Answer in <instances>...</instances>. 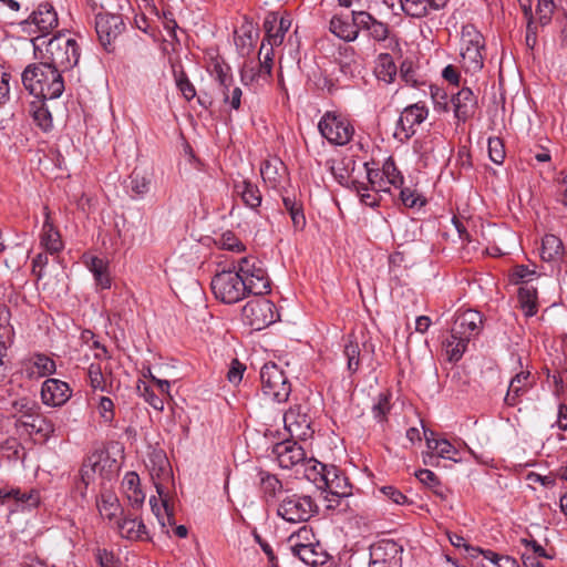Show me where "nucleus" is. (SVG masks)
<instances>
[{
	"label": "nucleus",
	"instance_id": "nucleus-1",
	"mask_svg": "<svg viewBox=\"0 0 567 567\" xmlns=\"http://www.w3.org/2000/svg\"><path fill=\"white\" fill-rule=\"evenodd\" d=\"M215 298L233 305L249 293L260 296L270 291V279L264 264L252 255L240 257L231 269L217 272L210 282Z\"/></svg>",
	"mask_w": 567,
	"mask_h": 567
},
{
	"label": "nucleus",
	"instance_id": "nucleus-2",
	"mask_svg": "<svg viewBox=\"0 0 567 567\" xmlns=\"http://www.w3.org/2000/svg\"><path fill=\"white\" fill-rule=\"evenodd\" d=\"M147 467L161 501L158 503L157 498L152 496L150 505L158 520L162 533L168 535L169 528L175 525L173 506L171 505V493L174 488L173 470L163 451H153L148 455Z\"/></svg>",
	"mask_w": 567,
	"mask_h": 567
},
{
	"label": "nucleus",
	"instance_id": "nucleus-3",
	"mask_svg": "<svg viewBox=\"0 0 567 567\" xmlns=\"http://www.w3.org/2000/svg\"><path fill=\"white\" fill-rule=\"evenodd\" d=\"M35 54L42 62H50L58 71L63 72L75 66L80 59V49L76 41L64 33H58L49 41H41V37L33 39Z\"/></svg>",
	"mask_w": 567,
	"mask_h": 567
},
{
	"label": "nucleus",
	"instance_id": "nucleus-4",
	"mask_svg": "<svg viewBox=\"0 0 567 567\" xmlns=\"http://www.w3.org/2000/svg\"><path fill=\"white\" fill-rule=\"evenodd\" d=\"M50 62H39L28 65L22 72V83L30 94L37 99L53 100L61 96L64 91V81L61 72Z\"/></svg>",
	"mask_w": 567,
	"mask_h": 567
},
{
	"label": "nucleus",
	"instance_id": "nucleus-5",
	"mask_svg": "<svg viewBox=\"0 0 567 567\" xmlns=\"http://www.w3.org/2000/svg\"><path fill=\"white\" fill-rule=\"evenodd\" d=\"M264 395L277 403H284L291 393V383L285 370L274 362H267L260 370Z\"/></svg>",
	"mask_w": 567,
	"mask_h": 567
},
{
	"label": "nucleus",
	"instance_id": "nucleus-6",
	"mask_svg": "<svg viewBox=\"0 0 567 567\" xmlns=\"http://www.w3.org/2000/svg\"><path fill=\"white\" fill-rule=\"evenodd\" d=\"M318 128L322 137L337 146L348 144L354 134L351 122L337 112H326L318 123Z\"/></svg>",
	"mask_w": 567,
	"mask_h": 567
},
{
	"label": "nucleus",
	"instance_id": "nucleus-7",
	"mask_svg": "<svg viewBox=\"0 0 567 567\" xmlns=\"http://www.w3.org/2000/svg\"><path fill=\"white\" fill-rule=\"evenodd\" d=\"M243 321L255 330H261L276 322L278 313L275 303L265 298L249 300L241 310Z\"/></svg>",
	"mask_w": 567,
	"mask_h": 567
},
{
	"label": "nucleus",
	"instance_id": "nucleus-8",
	"mask_svg": "<svg viewBox=\"0 0 567 567\" xmlns=\"http://www.w3.org/2000/svg\"><path fill=\"white\" fill-rule=\"evenodd\" d=\"M316 509L317 505L310 496L291 494L281 499L277 513L289 523H299L308 520Z\"/></svg>",
	"mask_w": 567,
	"mask_h": 567
},
{
	"label": "nucleus",
	"instance_id": "nucleus-9",
	"mask_svg": "<svg viewBox=\"0 0 567 567\" xmlns=\"http://www.w3.org/2000/svg\"><path fill=\"white\" fill-rule=\"evenodd\" d=\"M125 29L124 21L120 14L99 13L95 18V30L101 45L112 52L115 42Z\"/></svg>",
	"mask_w": 567,
	"mask_h": 567
},
{
	"label": "nucleus",
	"instance_id": "nucleus-10",
	"mask_svg": "<svg viewBox=\"0 0 567 567\" xmlns=\"http://www.w3.org/2000/svg\"><path fill=\"white\" fill-rule=\"evenodd\" d=\"M365 167H368V164H365ZM367 176L372 188L383 193H390L391 187L401 188L403 184V176L392 157L384 161L381 169L367 168Z\"/></svg>",
	"mask_w": 567,
	"mask_h": 567
},
{
	"label": "nucleus",
	"instance_id": "nucleus-11",
	"mask_svg": "<svg viewBox=\"0 0 567 567\" xmlns=\"http://www.w3.org/2000/svg\"><path fill=\"white\" fill-rule=\"evenodd\" d=\"M58 23V13L54 8L49 3H41L21 25L25 32L39 33L38 37L43 41L44 35L56 28Z\"/></svg>",
	"mask_w": 567,
	"mask_h": 567
},
{
	"label": "nucleus",
	"instance_id": "nucleus-12",
	"mask_svg": "<svg viewBox=\"0 0 567 567\" xmlns=\"http://www.w3.org/2000/svg\"><path fill=\"white\" fill-rule=\"evenodd\" d=\"M403 548L392 539H382L370 548L369 567H401Z\"/></svg>",
	"mask_w": 567,
	"mask_h": 567
},
{
	"label": "nucleus",
	"instance_id": "nucleus-13",
	"mask_svg": "<svg viewBox=\"0 0 567 567\" xmlns=\"http://www.w3.org/2000/svg\"><path fill=\"white\" fill-rule=\"evenodd\" d=\"M429 115L425 105L415 103L406 106L400 114L394 131V137L401 142L409 140L415 133V126L423 123Z\"/></svg>",
	"mask_w": 567,
	"mask_h": 567
},
{
	"label": "nucleus",
	"instance_id": "nucleus-14",
	"mask_svg": "<svg viewBox=\"0 0 567 567\" xmlns=\"http://www.w3.org/2000/svg\"><path fill=\"white\" fill-rule=\"evenodd\" d=\"M0 502L8 505L10 512L35 508L40 504V495L35 489L0 488Z\"/></svg>",
	"mask_w": 567,
	"mask_h": 567
},
{
	"label": "nucleus",
	"instance_id": "nucleus-15",
	"mask_svg": "<svg viewBox=\"0 0 567 567\" xmlns=\"http://www.w3.org/2000/svg\"><path fill=\"white\" fill-rule=\"evenodd\" d=\"M274 453L282 468H300L302 463L307 460L305 449L293 440L277 443L274 447Z\"/></svg>",
	"mask_w": 567,
	"mask_h": 567
},
{
	"label": "nucleus",
	"instance_id": "nucleus-16",
	"mask_svg": "<svg viewBox=\"0 0 567 567\" xmlns=\"http://www.w3.org/2000/svg\"><path fill=\"white\" fill-rule=\"evenodd\" d=\"M285 429L292 437L306 441L312 435L311 421L300 405L291 406L284 415Z\"/></svg>",
	"mask_w": 567,
	"mask_h": 567
},
{
	"label": "nucleus",
	"instance_id": "nucleus-17",
	"mask_svg": "<svg viewBox=\"0 0 567 567\" xmlns=\"http://www.w3.org/2000/svg\"><path fill=\"white\" fill-rule=\"evenodd\" d=\"M72 395L70 385L59 379H47L41 386V400L44 405L56 408L65 404Z\"/></svg>",
	"mask_w": 567,
	"mask_h": 567
},
{
	"label": "nucleus",
	"instance_id": "nucleus-18",
	"mask_svg": "<svg viewBox=\"0 0 567 567\" xmlns=\"http://www.w3.org/2000/svg\"><path fill=\"white\" fill-rule=\"evenodd\" d=\"M482 316L478 311L467 309L458 313L454 320L451 331L453 336L468 337V340L480 333L482 329Z\"/></svg>",
	"mask_w": 567,
	"mask_h": 567
},
{
	"label": "nucleus",
	"instance_id": "nucleus-19",
	"mask_svg": "<svg viewBox=\"0 0 567 567\" xmlns=\"http://www.w3.org/2000/svg\"><path fill=\"white\" fill-rule=\"evenodd\" d=\"M535 384V380L528 370L517 372L509 381L505 403L508 406H515L520 402V398L526 394Z\"/></svg>",
	"mask_w": 567,
	"mask_h": 567
},
{
	"label": "nucleus",
	"instance_id": "nucleus-20",
	"mask_svg": "<svg viewBox=\"0 0 567 567\" xmlns=\"http://www.w3.org/2000/svg\"><path fill=\"white\" fill-rule=\"evenodd\" d=\"M109 462V456L102 451H94L91 453L82 464L80 470L81 483L84 489L100 475H103L105 464Z\"/></svg>",
	"mask_w": 567,
	"mask_h": 567
},
{
	"label": "nucleus",
	"instance_id": "nucleus-21",
	"mask_svg": "<svg viewBox=\"0 0 567 567\" xmlns=\"http://www.w3.org/2000/svg\"><path fill=\"white\" fill-rule=\"evenodd\" d=\"M359 11H352L351 17L349 16H333L330 20V31L341 40L347 42L354 41L359 35L361 27L357 23V13Z\"/></svg>",
	"mask_w": 567,
	"mask_h": 567
},
{
	"label": "nucleus",
	"instance_id": "nucleus-22",
	"mask_svg": "<svg viewBox=\"0 0 567 567\" xmlns=\"http://www.w3.org/2000/svg\"><path fill=\"white\" fill-rule=\"evenodd\" d=\"M260 175L266 185L278 188L287 177V168L279 157H269L261 163Z\"/></svg>",
	"mask_w": 567,
	"mask_h": 567
},
{
	"label": "nucleus",
	"instance_id": "nucleus-23",
	"mask_svg": "<svg viewBox=\"0 0 567 567\" xmlns=\"http://www.w3.org/2000/svg\"><path fill=\"white\" fill-rule=\"evenodd\" d=\"M319 489L326 491L338 497H344L351 493L348 478L333 465H330L327 468L323 482Z\"/></svg>",
	"mask_w": 567,
	"mask_h": 567
},
{
	"label": "nucleus",
	"instance_id": "nucleus-24",
	"mask_svg": "<svg viewBox=\"0 0 567 567\" xmlns=\"http://www.w3.org/2000/svg\"><path fill=\"white\" fill-rule=\"evenodd\" d=\"M452 104L455 117L465 122L474 115L477 101L472 90L463 87L452 97Z\"/></svg>",
	"mask_w": 567,
	"mask_h": 567
},
{
	"label": "nucleus",
	"instance_id": "nucleus-25",
	"mask_svg": "<svg viewBox=\"0 0 567 567\" xmlns=\"http://www.w3.org/2000/svg\"><path fill=\"white\" fill-rule=\"evenodd\" d=\"M525 17L530 20L533 18V8L535 7V16L540 24H546L554 12V0H518ZM532 21H528V28Z\"/></svg>",
	"mask_w": 567,
	"mask_h": 567
},
{
	"label": "nucleus",
	"instance_id": "nucleus-26",
	"mask_svg": "<svg viewBox=\"0 0 567 567\" xmlns=\"http://www.w3.org/2000/svg\"><path fill=\"white\" fill-rule=\"evenodd\" d=\"M114 524L123 538L130 540H145L150 538L148 530L142 519L126 516L118 518Z\"/></svg>",
	"mask_w": 567,
	"mask_h": 567
},
{
	"label": "nucleus",
	"instance_id": "nucleus-27",
	"mask_svg": "<svg viewBox=\"0 0 567 567\" xmlns=\"http://www.w3.org/2000/svg\"><path fill=\"white\" fill-rule=\"evenodd\" d=\"M357 23L361 27L360 30L368 31L369 37L374 41L382 42L389 37L390 29L384 22L378 21L370 13L359 11L357 13Z\"/></svg>",
	"mask_w": 567,
	"mask_h": 567
},
{
	"label": "nucleus",
	"instance_id": "nucleus-28",
	"mask_svg": "<svg viewBox=\"0 0 567 567\" xmlns=\"http://www.w3.org/2000/svg\"><path fill=\"white\" fill-rule=\"evenodd\" d=\"M55 362L48 355L35 353L25 361V372L29 378H43L55 372Z\"/></svg>",
	"mask_w": 567,
	"mask_h": 567
},
{
	"label": "nucleus",
	"instance_id": "nucleus-29",
	"mask_svg": "<svg viewBox=\"0 0 567 567\" xmlns=\"http://www.w3.org/2000/svg\"><path fill=\"white\" fill-rule=\"evenodd\" d=\"M96 506L100 515L109 522H116L122 514V507L116 494L112 491L101 492Z\"/></svg>",
	"mask_w": 567,
	"mask_h": 567
},
{
	"label": "nucleus",
	"instance_id": "nucleus-30",
	"mask_svg": "<svg viewBox=\"0 0 567 567\" xmlns=\"http://www.w3.org/2000/svg\"><path fill=\"white\" fill-rule=\"evenodd\" d=\"M123 493L132 506L140 507L145 501V493L141 488L140 476L135 472H127L122 481Z\"/></svg>",
	"mask_w": 567,
	"mask_h": 567
},
{
	"label": "nucleus",
	"instance_id": "nucleus-31",
	"mask_svg": "<svg viewBox=\"0 0 567 567\" xmlns=\"http://www.w3.org/2000/svg\"><path fill=\"white\" fill-rule=\"evenodd\" d=\"M235 193L241 198L245 206L252 210L260 207L262 196L257 185L248 179L236 182L234 185Z\"/></svg>",
	"mask_w": 567,
	"mask_h": 567
},
{
	"label": "nucleus",
	"instance_id": "nucleus-32",
	"mask_svg": "<svg viewBox=\"0 0 567 567\" xmlns=\"http://www.w3.org/2000/svg\"><path fill=\"white\" fill-rule=\"evenodd\" d=\"M565 254L563 241L559 237L548 234L542 239L540 258L546 262L557 264Z\"/></svg>",
	"mask_w": 567,
	"mask_h": 567
},
{
	"label": "nucleus",
	"instance_id": "nucleus-33",
	"mask_svg": "<svg viewBox=\"0 0 567 567\" xmlns=\"http://www.w3.org/2000/svg\"><path fill=\"white\" fill-rule=\"evenodd\" d=\"M131 192L134 197L143 198L145 197L152 187L153 183V172L145 168H135L131 176Z\"/></svg>",
	"mask_w": 567,
	"mask_h": 567
},
{
	"label": "nucleus",
	"instance_id": "nucleus-34",
	"mask_svg": "<svg viewBox=\"0 0 567 567\" xmlns=\"http://www.w3.org/2000/svg\"><path fill=\"white\" fill-rule=\"evenodd\" d=\"M45 220L42 227L41 245L51 254L58 252L62 249L63 244L60 237V233L55 229L53 224L50 221L49 212L45 207Z\"/></svg>",
	"mask_w": 567,
	"mask_h": 567
},
{
	"label": "nucleus",
	"instance_id": "nucleus-35",
	"mask_svg": "<svg viewBox=\"0 0 567 567\" xmlns=\"http://www.w3.org/2000/svg\"><path fill=\"white\" fill-rule=\"evenodd\" d=\"M44 101L45 100L38 99L31 102L29 112L35 125L43 132H49L53 127V118Z\"/></svg>",
	"mask_w": 567,
	"mask_h": 567
},
{
	"label": "nucleus",
	"instance_id": "nucleus-36",
	"mask_svg": "<svg viewBox=\"0 0 567 567\" xmlns=\"http://www.w3.org/2000/svg\"><path fill=\"white\" fill-rule=\"evenodd\" d=\"M520 309L526 317H533L538 311L537 289L530 284L522 285L518 290Z\"/></svg>",
	"mask_w": 567,
	"mask_h": 567
},
{
	"label": "nucleus",
	"instance_id": "nucleus-37",
	"mask_svg": "<svg viewBox=\"0 0 567 567\" xmlns=\"http://www.w3.org/2000/svg\"><path fill=\"white\" fill-rule=\"evenodd\" d=\"M427 449L432 451L433 455L439 457L451 460L454 462H458L460 458L456 457L458 451L451 442L445 439H433L425 436Z\"/></svg>",
	"mask_w": 567,
	"mask_h": 567
},
{
	"label": "nucleus",
	"instance_id": "nucleus-38",
	"mask_svg": "<svg viewBox=\"0 0 567 567\" xmlns=\"http://www.w3.org/2000/svg\"><path fill=\"white\" fill-rule=\"evenodd\" d=\"M302 563L310 566L322 565L326 561V554L318 540L308 546H301V549L293 553Z\"/></svg>",
	"mask_w": 567,
	"mask_h": 567
},
{
	"label": "nucleus",
	"instance_id": "nucleus-39",
	"mask_svg": "<svg viewBox=\"0 0 567 567\" xmlns=\"http://www.w3.org/2000/svg\"><path fill=\"white\" fill-rule=\"evenodd\" d=\"M484 51L481 49L461 50V65L466 73L475 74L483 69Z\"/></svg>",
	"mask_w": 567,
	"mask_h": 567
},
{
	"label": "nucleus",
	"instance_id": "nucleus-40",
	"mask_svg": "<svg viewBox=\"0 0 567 567\" xmlns=\"http://www.w3.org/2000/svg\"><path fill=\"white\" fill-rule=\"evenodd\" d=\"M468 344V337L453 336L451 331L450 337L444 342L445 355L449 361L457 362L463 357Z\"/></svg>",
	"mask_w": 567,
	"mask_h": 567
},
{
	"label": "nucleus",
	"instance_id": "nucleus-41",
	"mask_svg": "<svg viewBox=\"0 0 567 567\" xmlns=\"http://www.w3.org/2000/svg\"><path fill=\"white\" fill-rule=\"evenodd\" d=\"M374 73L378 80L386 84L393 82L396 75V66L390 54L383 53L378 56Z\"/></svg>",
	"mask_w": 567,
	"mask_h": 567
},
{
	"label": "nucleus",
	"instance_id": "nucleus-42",
	"mask_svg": "<svg viewBox=\"0 0 567 567\" xmlns=\"http://www.w3.org/2000/svg\"><path fill=\"white\" fill-rule=\"evenodd\" d=\"M328 467V465L320 463L313 457H307L300 468H302L305 477L319 488Z\"/></svg>",
	"mask_w": 567,
	"mask_h": 567
},
{
	"label": "nucleus",
	"instance_id": "nucleus-43",
	"mask_svg": "<svg viewBox=\"0 0 567 567\" xmlns=\"http://www.w3.org/2000/svg\"><path fill=\"white\" fill-rule=\"evenodd\" d=\"M481 49L485 50L483 34L472 24L464 25L461 35V50Z\"/></svg>",
	"mask_w": 567,
	"mask_h": 567
},
{
	"label": "nucleus",
	"instance_id": "nucleus-44",
	"mask_svg": "<svg viewBox=\"0 0 567 567\" xmlns=\"http://www.w3.org/2000/svg\"><path fill=\"white\" fill-rule=\"evenodd\" d=\"M360 344L353 334H349L344 344V357L347 359V369L353 374L360 368Z\"/></svg>",
	"mask_w": 567,
	"mask_h": 567
},
{
	"label": "nucleus",
	"instance_id": "nucleus-45",
	"mask_svg": "<svg viewBox=\"0 0 567 567\" xmlns=\"http://www.w3.org/2000/svg\"><path fill=\"white\" fill-rule=\"evenodd\" d=\"M317 540L312 529L308 526L300 527L296 533L291 534L288 538V544L291 553H296L301 549V546L311 545Z\"/></svg>",
	"mask_w": 567,
	"mask_h": 567
},
{
	"label": "nucleus",
	"instance_id": "nucleus-46",
	"mask_svg": "<svg viewBox=\"0 0 567 567\" xmlns=\"http://www.w3.org/2000/svg\"><path fill=\"white\" fill-rule=\"evenodd\" d=\"M138 394L155 410H164V399L157 395L152 385L145 381L138 380L136 384Z\"/></svg>",
	"mask_w": 567,
	"mask_h": 567
},
{
	"label": "nucleus",
	"instance_id": "nucleus-47",
	"mask_svg": "<svg viewBox=\"0 0 567 567\" xmlns=\"http://www.w3.org/2000/svg\"><path fill=\"white\" fill-rule=\"evenodd\" d=\"M256 38H257V31L254 27V23L251 21L245 19L239 31H236V37H235L236 44L241 47L243 49L249 48L252 45Z\"/></svg>",
	"mask_w": 567,
	"mask_h": 567
},
{
	"label": "nucleus",
	"instance_id": "nucleus-48",
	"mask_svg": "<svg viewBox=\"0 0 567 567\" xmlns=\"http://www.w3.org/2000/svg\"><path fill=\"white\" fill-rule=\"evenodd\" d=\"M405 14L412 18H423L431 13L426 0H400Z\"/></svg>",
	"mask_w": 567,
	"mask_h": 567
},
{
	"label": "nucleus",
	"instance_id": "nucleus-49",
	"mask_svg": "<svg viewBox=\"0 0 567 567\" xmlns=\"http://www.w3.org/2000/svg\"><path fill=\"white\" fill-rule=\"evenodd\" d=\"M219 248L233 252H245L246 246L245 244L233 233L225 231L220 235L218 240L216 241Z\"/></svg>",
	"mask_w": 567,
	"mask_h": 567
},
{
	"label": "nucleus",
	"instance_id": "nucleus-50",
	"mask_svg": "<svg viewBox=\"0 0 567 567\" xmlns=\"http://www.w3.org/2000/svg\"><path fill=\"white\" fill-rule=\"evenodd\" d=\"M355 189H357V194L360 197V200L362 204H364L365 206H369V207L379 206L380 200L382 198V196H381L382 192H379V190L372 188V186L370 184L369 185L359 184L355 187Z\"/></svg>",
	"mask_w": 567,
	"mask_h": 567
},
{
	"label": "nucleus",
	"instance_id": "nucleus-51",
	"mask_svg": "<svg viewBox=\"0 0 567 567\" xmlns=\"http://www.w3.org/2000/svg\"><path fill=\"white\" fill-rule=\"evenodd\" d=\"M483 560H487L493 567H519L517 560L507 555H499L493 550H483Z\"/></svg>",
	"mask_w": 567,
	"mask_h": 567
},
{
	"label": "nucleus",
	"instance_id": "nucleus-52",
	"mask_svg": "<svg viewBox=\"0 0 567 567\" xmlns=\"http://www.w3.org/2000/svg\"><path fill=\"white\" fill-rule=\"evenodd\" d=\"M212 75L218 82L220 90H228L233 83L230 68L226 64L215 62L210 70Z\"/></svg>",
	"mask_w": 567,
	"mask_h": 567
},
{
	"label": "nucleus",
	"instance_id": "nucleus-53",
	"mask_svg": "<svg viewBox=\"0 0 567 567\" xmlns=\"http://www.w3.org/2000/svg\"><path fill=\"white\" fill-rule=\"evenodd\" d=\"M259 56H262V60H260L258 63L259 72H264L265 76H270L274 61V48L268 45L266 41H262L259 50Z\"/></svg>",
	"mask_w": 567,
	"mask_h": 567
},
{
	"label": "nucleus",
	"instance_id": "nucleus-54",
	"mask_svg": "<svg viewBox=\"0 0 567 567\" xmlns=\"http://www.w3.org/2000/svg\"><path fill=\"white\" fill-rule=\"evenodd\" d=\"M415 476L417 477V480L426 485L427 487L430 488H433L434 489V493L436 495H439L440 497L444 498V494L441 489V484L439 482V478L437 476L434 474V472L430 471V470H419L416 473H415Z\"/></svg>",
	"mask_w": 567,
	"mask_h": 567
},
{
	"label": "nucleus",
	"instance_id": "nucleus-55",
	"mask_svg": "<svg viewBox=\"0 0 567 567\" xmlns=\"http://www.w3.org/2000/svg\"><path fill=\"white\" fill-rule=\"evenodd\" d=\"M12 408L14 416L19 417V420L24 419L28 414L34 413L35 410H39L37 402L28 398L16 400L12 403Z\"/></svg>",
	"mask_w": 567,
	"mask_h": 567
},
{
	"label": "nucleus",
	"instance_id": "nucleus-56",
	"mask_svg": "<svg viewBox=\"0 0 567 567\" xmlns=\"http://www.w3.org/2000/svg\"><path fill=\"white\" fill-rule=\"evenodd\" d=\"M277 27H279V30L287 33L291 27V18L289 16L279 17L278 13L270 12L264 21V28L275 30Z\"/></svg>",
	"mask_w": 567,
	"mask_h": 567
},
{
	"label": "nucleus",
	"instance_id": "nucleus-57",
	"mask_svg": "<svg viewBox=\"0 0 567 567\" xmlns=\"http://www.w3.org/2000/svg\"><path fill=\"white\" fill-rule=\"evenodd\" d=\"M538 277L535 269H530L528 266L519 265L516 266L511 275V281L513 284L523 285L529 284L534 278Z\"/></svg>",
	"mask_w": 567,
	"mask_h": 567
},
{
	"label": "nucleus",
	"instance_id": "nucleus-58",
	"mask_svg": "<svg viewBox=\"0 0 567 567\" xmlns=\"http://www.w3.org/2000/svg\"><path fill=\"white\" fill-rule=\"evenodd\" d=\"M259 78L267 79L268 76H265L264 72H259L258 63L249 62L244 64L240 71V79L245 85L254 83Z\"/></svg>",
	"mask_w": 567,
	"mask_h": 567
},
{
	"label": "nucleus",
	"instance_id": "nucleus-59",
	"mask_svg": "<svg viewBox=\"0 0 567 567\" xmlns=\"http://www.w3.org/2000/svg\"><path fill=\"white\" fill-rule=\"evenodd\" d=\"M261 489L266 496L276 497L282 489V484L275 475L265 474L261 477Z\"/></svg>",
	"mask_w": 567,
	"mask_h": 567
},
{
	"label": "nucleus",
	"instance_id": "nucleus-60",
	"mask_svg": "<svg viewBox=\"0 0 567 567\" xmlns=\"http://www.w3.org/2000/svg\"><path fill=\"white\" fill-rule=\"evenodd\" d=\"M488 155L495 164H502L505 159L504 143L498 137L488 138Z\"/></svg>",
	"mask_w": 567,
	"mask_h": 567
},
{
	"label": "nucleus",
	"instance_id": "nucleus-61",
	"mask_svg": "<svg viewBox=\"0 0 567 567\" xmlns=\"http://www.w3.org/2000/svg\"><path fill=\"white\" fill-rule=\"evenodd\" d=\"M449 539H450V543L456 547V548H463L467 555L472 558H478L482 553H483V549L478 548V547H472L467 544L466 539L458 535V534H455V533H451L449 534Z\"/></svg>",
	"mask_w": 567,
	"mask_h": 567
},
{
	"label": "nucleus",
	"instance_id": "nucleus-62",
	"mask_svg": "<svg viewBox=\"0 0 567 567\" xmlns=\"http://www.w3.org/2000/svg\"><path fill=\"white\" fill-rule=\"evenodd\" d=\"M97 411L105 423H111L114 420V403L110 398H99Z\"/></svg>",
	"mask_w": 567,
	"mask_h": 567
},
{
	"label": "nucleus",
	"instance_id": "nucleus-63",
	"mask_svg": "<svg viewBox=\"0 0 567 567\" xmlns=\"http://www.w3.org/2000/svg\"><path fill=\"white\" fill-rule=\"evenodd\" d=\"M176 85L187 101L195 97L196 90L184 72L176 76Z\"/></svg>",
	"mask_w": 567,
	"mask_h": 567
},
{
	"label": "nucleus",
	"instance_id": "nucleus-64",
	"mask_svg": "<svg viewBox=\"0 0 567 567\" xmlns=\"http://www.w3.org/2000/svg\"><path fill=\"white\" fill-rule=\"evenodd\" d=\"M402 203L410 208L421 207L425 204L423 199L415 190L410 188H403L400 192Z\"/></svg>",
	"mask_w": 567,
	"mask_h": 567
}]
</instances>
